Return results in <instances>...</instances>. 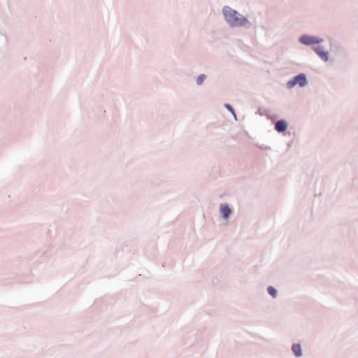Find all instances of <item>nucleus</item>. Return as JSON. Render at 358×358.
I'll return each instance as SVG.
<instances>
[{
	"instance_id": "5",
	"label": "nucleus",
	"mask_w": 358,
	"mask_h": 358,
	"mask_svg": "<svg viewBox=\"0 0 358 358\" xmlns=\"http://www.w3.org/2000/svg\"><path fill=\"white\" fill-rule=\"evenodd\" d=\"M292 350L296 357L301 355V348L299 344H294L292 347Z\"/></svg>"
},
{
	"instance_id": "3",
	"label": "nucleus",
	"mask_w": 358,
	"mask_h": 358,
	"mask_svg": "<svg viewBox=\"0 0 358 358\" xmlns=\"http://www.w3.org/2000/svg\"><path fill=\"white\" fill-rule=\"evenodd\" d=\"M287 128V123L285 120H281L278 121L275 124V129L278 132H283Z\"/></svg>"
},
{
	"instance_id": "6",
	"label": "nucleus",
	"mask_w": 358,
	"mask_h": 358,
	"mask_svg": "<svg viewBox=\"0 0 358 358\" xmlns=\"http://www.w3.org/2000/svg\"><path fill=\"white\" fill-rule=\"evenodd\" d=\"M299 41H300L301 43H302L303 44L308 45V44H311L313 43V39L310 36H302L300 38Z\"/></svg>"
},
{
	"instance_id": "7",
	"label": "nucleus",
	"mask_w": 358,
	"mask_h": 358,
	"mask_svg": "<svg viewBox=\"0 0 358 358\" xmlns=\"http://www.w3.org/2000/svg\"><path fill=\"white\" fill-rule=\"evenodd\" d=\"M317 53L318 55L324 61H327L328 59V52L323 51L321 49H317L316 50Z\"/></svg>"
},
{
	"instance_id": "4",
	"label": "nucleus",
	"mask_w": 358,
	"mask_h": 358,
	"mask_svg": "<svg viewBox=\"0 0 358 358\" xmlns=\"http://www.w3.org/2000/svg\"><path fill=\"white\" fill-rule=\"evenodd\" d=\"M220 210L224 218H227L231 213V210L227 204H221Z\"/></svg>"
},
{
	"instance_id": "8",
	"label": "nucleus",
	"mask_w": 358,
	"mask_h": 358,
	"mask_svg": "<svg viewBox=\"0 0 358 358\" xmlns=\"http://www.w3.org/2000/svg\"><path fill=\"white\" fill-rule=\"evenodd\" d=\"M267 289H268V294L270 295H271L274 298L276 297V296H277V291H276V289L274 287L270 286V287H268Z\"/></svg>"
},
{
	"instance_id": "10",
	"label": "nucleus",
	"mask_w": 358,
	"mask_h": 358,
	"mask_svg": "<svg viewBox=\"0 0 358 358\" xmlns=\"http://www.w3.org/2000/svg\"><path fill=\"white\" fill-rule=\"evenodd\" d=\"M225 107L230 111H231L232 113H234L233 111V109H232V107L229 105V104H225Z\"/></svg>"
},
{
	"instance_id": "9",
	"label": "nucleus",
	"mask_w": 358,
	"mask_h": 358,
	"mask_svg": "<svg viewBox=\"0 0 358 358\" xmlns=\"http://www.w3.org/2000/svg\"><path fill=\"white\" fill-rule=\"evenodd\" d=\"M206 76L204 75H200L196 79V83L198 85H201L205 79Z\"/></svg>"
},
{
	"instance_id": "2",
	"label": "nucleus",
	"mask_w": 358,
	"mask_h": 358,
	"mask_svg": "<svg viewBox=\"0 0 358 358\" xmlns=\"http://www.w3.org/2000/svg\"><path fill=\"white\" fill-rule=\"evenodd\" d=\"M306 83L307 82L305 76L303 74H300L294 78V79H292V80H289L287 83V86L288 88H292L296 85L299 84L301 87H303L306 85Z\"/></svg>"
},
{
	"instance_id": "1",
	"label": "nucleus",
	"mask_w": 358,
	"mask_h": 358,
	"mask_svg": "<svg viewBox=\"0 0 358 358\" xmlns=\"http://www.w3.org/2000/svg\"><path fill=\"white\" fill-rule=\"evenodd\" d=\"M223 14L225 20L231 26H241L248 22L246 19L239 17V14L229 6H224L223 8Z\"/></svg>"
}]
</instances>
